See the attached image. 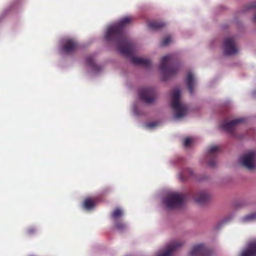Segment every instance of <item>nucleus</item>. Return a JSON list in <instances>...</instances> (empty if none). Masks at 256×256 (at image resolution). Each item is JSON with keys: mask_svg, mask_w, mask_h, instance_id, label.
<instances>
[{"mask_svg": "<svg viewBox=\"0 0 256 256\" xmlns=\"http://www.w3.org/2000/svg\"><path fill=\"white\" fill-rule=\"evenodd\" d=\"M115 227L117 230L120 232H122L126 229L128 226L126 224H124L121 222H117L115 224Z\"/></svg>", "mask_w": 256, "mask_h": 256, "instance_id": "obj_23", "label": "nucleus"}, {"mask_svg": "<svg viewBox=\"0 0 256 256\" xmlns=\"http://www.w3.org/2000/svg\"><path fill=\"white\" fill-rule=\"evenodd\" d=\"M228 218H225L224 219L222 222V224H224L225 222H228Z\"/></svg>", "mask_w": 256, "mask_h": 256, "instance_id": "obj_29", "label": "nucleus"}, {"mask_svg": "<svg viewBox=\"0 0 256 256\" xmlns=\"http://www.w3.org/2000/svg\"><path fill=\"white\" fill-rule=\"evenodd\" d=\"M208 166L210 168H214L216 166V161L215 160H212L208 162Z\"/></svg>", "mask_w": 256, "mask_h": 256, "instance_id": "obj_28", "label": "nucleus"}, {"mask_svg": "<svg viewBox=\"0 0 256 256\" xmlns=\"http://www.w3.org/2000/svg\"><path fill=\"white\" fill-rule=\"evenodd\" d=\"M256 220V213H252L246 215L242 219V221L244 222H252Z\"/></svg>", "mask_w": 256, "mask_h": 256, "instance_id": "obj_21", "label": "nucleus"}, {"mask_svg": "<svg viewBox=\"0 0 256 256\" xmlns=\"http://www.w3.org/2000/svg\"><path fill=\"white\" fill-rule=\"evenodd\" d=\"M190 256H210L211 250L204 244H198L194 246L190 250Z\"/></svg>", "mask_w": 256, "mask_h": 256, "instance_id": "obj_9", "label": "nucleus"}, {"mask_svg": "<svg viewBox=\"0 0 256 256\" xmlns=\"http://www.w3.org/2000/svg\"><path fill=\"white\" fill-rule=\"evenodd\" d=\"M224 54L228 56H232L238 52V48L236 45L233 38H226L224 39Z\"/></svg>", "mask_w": 256, "mask_h": 256, "instance_id": "obj_8", "label": "nucleus"}, {"mask_svg": "<svg viewBox=\"0 0 256 256\" xmlns=\"http://www.w3.org/2000/svg\"><path fill=\"white\" fill-rule=\"evenodd\" d=\"M179 65L174 54L168 55L162 58L160 64V69L164 75V80L176 73Z\"/></svg>", "mask_w": 256, "mask_h": 256, "instance_id": "obj_2", "label": "nucleus"}, {"mask_svg": "<svg viewBox=\"0 0 256 256\" xmlns=\"http://www.w3.org/2000/svg\"><path fill=\"white\" fill-rule=\"evenodd\" d=\"M186 82L190 94H192L194 92V89L196 85V78L192 72H190L188 73Z\"/></svg>", "mask_w": 256, "mask_h": 256, "instance_id": "obj_13", "label": "nucleus"}, {"mask_svg": "<svg viewBox=\"0 0 256 256\" xmlns=\"http://www.w3.org/2000/svg\"><path fill=\"white\" fill-rule=\"evenodd\" d=\"M132 18L126 16L118 22L110 26L105 34V39L108 42H112L117 46L119 52L124 56H132L134 47L132 42L130 40L124 32V28L128 24Z\"/></svg>", "mask_w": 256, "mask_h": 256, "instance_id": "obj_1", "label": "nucleus"}, {"mask_svg": "<svg viewBox=\"0 0 256 256\" xmlns=\"http://www.w3.org/2000/svg\"><path fill=\"white\" fill-rule=\"evenodd\" d=\"M252 7H256V6H250V7L248 8V9H250V8H252Z\"/></svg>", "mask_w": 256, "mask_h": 256, "instance_id": "obj_32", "label": "nucleus"}, {"mask_svg": "<svg viewBox=\"0 0 256 256\" xmlns=\"http://www.w3.org/2000/svg\"><path fill=\"white\" fill-rule=\"evenodd\" d=\"M158 125V122H153L145 124L144 126L148 129H152L157 126Z\"/></svg>", "mask_w": 256, "mask_h": 256, "instance_id": "obj_24", "label": "nucleus"}, {"mask_svg": "<svg viewBox=\"0 0 256 256\" xmlns=\"http://www.w3.org/2000/svg\"><path fill=\"white\" fill-rule=\"evenodd\" d=\"M184 243L180 241H174L168 244L166 247L159 250L156 256H174V252L177 248L181 246Z\"/></svg>", "mask_w": 256, "mask_h": 256, "instance_id": "obj_7", "label": "nucleus"}, {"mask_svg": "<svg viewBox=\"0 0 256 256\" xmlns=\"http://www.w3.org/2000/svg\"><path fill=\"white\" fill-rule=\"evenodd\" d=\"M130 60L135 65L148 67L151 64L150 61L147 58L138 57H131Z\"/></svg>", "mask_w": 256, "mask_h": 256, "instance_id": "obj_15", "label": "nucleus"}, {"mask_svg": "<svg viewBox=\"0 0 256 256\" xmlns=\"http://www.w3.org/2000/svg\"><path fill=\"white\" fill-rule=\"evenodd\" d=\"M185 197V195L182 194L172 192L164 198L162 202L166 209L174 210L182 206Z\"/></svg>", "mask_w": 256, "mask_h": 256, "instance_id": "obj_4", "label": "nucleus"}, {"mask_svg": "<svg viewBox=\"0 0 256 256\" xmlns=\"http://www.w3.org/2000/svg\"><path fill=\"white\" fill-rule=\"evenodd\" d=\"M193 142V139L192 138H186L184 140V146L186 148H188L190 146L191 144Z\"/></svg>", "mask_w": 256, "mask_h": 256, "instance_id": "obj_25", "label": "nucleus"}, {"mask_svg": "<svg viewBox=\"0 0 256 256\" xmlns=\"http://www.w3.org/2000/svg\"><path fill=\"white\" fill-rule=\"evenodd\" d=\"M83 206L86 210H90L94 206L95 203L91 198H87L84 200Z\"/></svg>", "mask_w": 256, "mask_h": 256, "instance_id": "obj_20", "label": "nucleus"}, {"mask_svg": "<svg viewBox=\"0 0 256 256\" xmlns=\"http://www.w3.org/2000/svg\"><path fill=\"white\" fill-rule=\"evenodd\" d=\"M34 230L32 229H30L28 230V232L30 234H32Z\"/></svg>", "mask_w": 256, "mask_h": 256, "instance_id": "obj_30", "label": "nucleus"}, {"mask_svg": "<svg viewBox=\"0 0 256 256\" xmlns=\"http://www.w3.org/2000/svg\"><path fill=\"white\" fill-rule=\"evenodd\" d=\"M122 210L120 208H117L112 213L111 216L114 220H116L122 216Z\"/></svg>", "mask_w": 256, "mask_h": 256, "instance_id": "obj_22", "label": "nucleus"}, {"mask_svg": "<svg viewBox=\"0 0 256 256\" xmlns=\"http://www.w3.org/2000/svg\"><path fill=\"white\" fill-rule=\"evenodd\" d=\"M209 198V194L206 191H202L196 194L194 201L199 204H203L206 202Z\"/></svg>", "mask_w": 256, "mask_h": 256, "instance_id": "obj_14", "label": "nucleus"}, {"mask_svg": "<svg viewBox=\"0 0 256 256\" xmlns=\"http://www.w3.org/2000/svg\"><path fill=\"white\" fill-rule=\"evenodd\" d=\"M62 46L60 50L61 54H68L73 52L77 48L76 42L71 38H64L62 40Z\"/></svg>", "mask_w": 256, "mask_h": 256, "instance_id": "obj_6", "label": "nucleus"}, {"mask_svg": "<svg viewBox=\"0 0 256 256\" xmlns=\"http://www.w3.org/2000/svg\"><path fill=\"white\" fill-rule=\"evenodd\" d=\"M240 160L242 166L249 170H252L256 168V153L252 151L245 153Z\"/></svg>", "mask_w": 256, "mask_h": 256, "instance_id": "obj_5", "label": "nucleus"}, {"mask_svg": "<svg viewBox=\"0 0 256 256\" xmlns=\"http://www.w3.org/2000/svg\"><path fill=\"white\" fill-rule=\"evenodd\" d=\"M254 20L256 22V14H255L254 18Z\"/></svg>", "mask_w": 256, "mask_h": 256, "instance_id": "obj_31", "label": "nucleus"}, {"mask_svg": "<svg viewBox=\"0 0 256 256\" xmlns=\"http://www.w3.org/2000/svg\"><path fill=\"white\" fill-rule=\"evenodd\" d=\"M193 175V170L190 168H187L184 170L180 174V178L182 180H184L187 177Z\"/></svg>", "mask_w": 256, "mask_h": 256, "instance_id": "obj_18", "label": "nucleus"}, {"mask_svg": "<svg viewBox=\"0 0 256 256\" xmlns=\"http://www.w3.org/2000/svg\"><path fill=\"white\" fill-rule=\"evenodd\" d=\"M139 96L141 100L146 104H150L156 99L154 90L149 88H142L140 90Z\"/></svg>", "mask_w": 256, "mask_h": 256, "instance_id": "obj_10", "label": "nucleus"}, {"mask_svg": "<svg viewBox=\"0 0 256 256\" xmlns=\"http://www.w3.org/2000/svg\"><path fill=\"white\" fill-rule=\"evenodd\" d=\"M220 151V147L219 146H210L207 152V158H214Z\"/></svg>", "mask_w": 256, "mask_h": 256, "instance_id": "obj_17", "label": "nucleus"}, {"mask_svg": "<svg viewBox=\"0 0 256 256\" xmlns=\"http://www.w3.org/2000/svg\"><path fill=\"white\" fill-rule=\"evenodd\" d=\"M165 26V24L160 22H152L148 23V27L152 30H158Z\"/></svg>", "mask_w": 256, "mask_h": 256, "instance_id": "obj_19", "label": "nucleus"}, {"mask_svg": "<svg viewBox=\"0 0 256 256\" xmlns=\"http://www.w3.org/2000/svg\"><path fill=\"white\" fill-rule=\"evenodd\" d=\"M172 42V39L170 36L166 38L162 42V46H166Z\"/></svg>", "mask_w": 256, "mask_h": 256, "instance_id": "obj_26", "label": "nucleus"}, {"mask_svg": "<svg viewBox=\"0 0 256 256\" xmlns=\"http://www.w3.org/2000/svg\"><path fill=\"white\" fill-rule=\"evenodd\" d=\"M241 256H256V239L250 240L242 250Z\"/></svg>", "mask_w": 256, "mask_h": 256, "instance_id": "obj_11", "label": "nucleus"}, {"mask_svg": "<svg viewBox=\"0 0 256 256\" xmlns=\"http://www.w3.org/2000/svg\"><path fill=\"white\" fill-rule=\"evenodd\" d=\"M133 112L134 114L136 116H138L140 114L139 108L137 107V106L136 104L134 106Z\"/></svg>", "mask_w": 256, "mask_h": 256, "instance_id": "obj_27", "label": "nucleus"}, {"mask_svg": "<svg viewBox=\"0 0 256 256\" xmlns=\"http://www.w3.org/2000/svg\"><path fill=\"white\" fill-rule=\"evenodd\" d=\"M245 120L244 118H238L229 122L224 120L221 125V128L228 132H232L235 128Z\"/></svg>", "mask_w": 256, "mask_h": 256, "instance_id": "obj_12", "label": "nucleus"}, {"mask_svg": "<svg viewBox=\"0 0 256 256\" xmlns=\"http://www.w3.org/2000/svg\"><path fill=\"white\" fill-rule=\"evenodd\" d=\"M86 64L94 72H98L100 69L99 66L95 64L94 58L92 56H88L86 58Z\"/></svg>", "mask_w": 256, "mask_h": 256, "instance_id": "obj_16", "label": "nucleus"}, {"mask_svg": "<svg viewBox=\"0 0 256 256\" xmlns=\"http://www.w3.org/2000/svg\"><path fill=\"white\" fill-rule=\"evenodd\" d=\"M180 90L178 88L174 90L171 96L170 106L175 112L174 118L176 120L183 118L188 112V106L180 100Z\"/></svg>", "mask_w": 256, "mask_h": 256, "instance_id": "obj_3", "label": "nucleus"}, {"mask_svg": "<svg viewBox=\"0 0 256 256\" xmlns=\"http://www.w3.org/2000/svg\"><path fill=\"white\" fill-rule=\"evenodd\" d=\"M253 94L254 96H256V92H254Z\"/></svg>", "mask_w": 256, "mask_h": 256, "instance_id": "obj_33", "label": "nucleus"}]
</instances>
